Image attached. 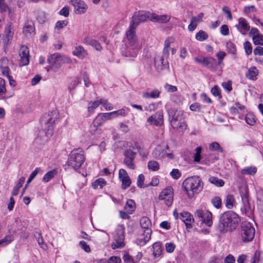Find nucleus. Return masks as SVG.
Returning <instances> with one entry per match:
<instances>
[{"label": "nucleus", "mask_w": 263, "mask_h": 263, "mask_svg": "<svg viewBox=\"0 0 263 263\" xmlns=\"http://www.w3.org/2000/svg\"><path fill=\"white\" fill-rule=\"evenodd\" d=\"M101 103V99L98 100L93 102H89L88 105V111L89 113H92L93 110L97 108Z\"/></svg>", "instance_id": "49530a36"}, {"label": "nucleus", "mask_w": 263, "mask_h": 263, "mask_svg": "<svg viewBox=\"0 0 263 263\" xmlns=\"http://www.w3.org/2000/svg\"><path fill=\"white\" fill-rule=\"evenodd\" d=\"M171 125L174 129L182 132L185 130L187 127L186 123L183 121H181V120L171 123Z\"/></svg>", "instance_id": "7c9ffc66"}, {"label": "nucleus", "mask_w": 263, "mask_h": 263, "mask_svg": "<svg viewBox=\"0 0 263 263\" xmlns=\"http://www.w3.org/2000/svg\"><path fill=\"white\" fill-rule=\"evenodd\" d=\"M10 30H8L5 36L4 37L3 40V43L5 49L7 48V46L10 44V41L11 40L12 36L10 34Z\"/></svg>", "instance_id": "603ef678"}, {"label": "nucleus", "mask_w": 263, "mask_h": 263, "mask_svg": "<svg viewBox=\"0 0 263 263\" xmlns=\"http://www.w3.org/2000/svg\"><path fill=\"white\" fill-rule=\"evenodd\" d=\"M158 106V103H153L148 104V106L144 107V110L147 111L152 112L155 110Z\"/></svg>", "instance_id": "338daca9"}, {"label": "nucleus", "mask_w": 263, "mask_h": 263, "mask_svg": "<svg viewBox=\"0 0 263 263\" xmlns=\"http://www.w3.org/2000/svg\"><path fill=\"white\" fill-rule=\"evenodd\" d=\"M47 61L51 68L55 71L59 69L64 62H71L70 59L61 55L59 53L50 55L48 57Z\"/></svg>", "instance_id": "6e6552de"}, {"label": "nucleus", "mask_w": 263, "mask_h": 263, "mask_svg": "<svg viewBox=\"0 0 263 263\" xmlns=\"http://www.w3.org/2000/svg\"><path fill=\"white\" fill-rule=\"evenodd\" d=\"M238 24L236 25L237 29L242 35H246V32L250 29L248 21L243 17H240L238 20Z\"/></svg>", "instance_id": "4468645a"}, {"label": "nucleus", "mask_w": 263, "mask_h": 263, "mask_svg": "<svg viewBox=\"0 0 263 263\" xmlns=\"http://www.w3.org/2000/svg\"><path fill=\"white\" fill-rule=\"evenodd\" d=\"M84 43L87 45L91 46L98 51H100L102 49V47L100 43L96 40L86 38L85 39Z\"/></svg>", "instance_id": "cd10ccee"}, {"label": "nucleus", "mask_w": 263, "mask_h": 263, "mask_svg": "<svg viewBox=\"0 0 263 263\" xmlns=\"http://www.w3.org/2000/svg\"><path fill=\"white\" fill-rule=\"evenodd\" d=\"M169 116L171 118V124L181 120V116L177 111L174 112L173 110L170 111Z\"/></svg>", "instance_id": "e433bc0d"}, {"label": "nucleus", "mask_w": 263, "mask_h": 263, "mask_svg": "<svg viewBox=\"0 0 263 263\" xmlns=\"http://www.w3.org/2000/svg\"><path fill=\"white\" fill-rule=\"evenodd\" d=\"M9 61L6 57H2L0 60V72L3 76H8L10 69L8 67Z\"/></svg>", "instance_id": "412c9836"}, {"label": "nucleus", "mask_w": 263, "mask_h": 263, "mask_svg": "<svg viewBox=\"0 0 263 263\" xmlns=\"http://www.w3.org/2000/svg\"><path fill=\"white\" fill-rule=\"evenodd\" d=\"M243 47L245 50L246 53L249 55L252 52V47L251 43L249 41H246L243 43Z\"/></svg>", "instance_id": "052dcab7"}, {"label": "nucleus", "mask_w": 263, "mask_h": 263, "mask_svg": "<svg viewBox=\"0 0 263 263\" xmlns=\"http://www.w3.org/2000/svg\"><path fill=\"white\" fill-rule=\"evenodd\" d=\"M176 248L175 245L173 242H167L165 244L166 251L168 253H172Z\"/></svg>", "instance_id": "774afa93"}, {"label": "nucleus", "mask_w": 263, "mask_h": 263, "mask_svg": "<svg viewBox=\"0 0 263 263\" xmlns=\"http://www.w3.org/2000/svg\"><path fill=\"white\" fill-rule=\"evenodd\" d=\"M32 32L33 28L31 25L27 24L24 27L23 33L26 37L30 38Z\"/></svg>", "instance_id": "de8ad7c7"}, {"label": "nucleus", "mask_w": 263, "mask_h": 263, "mask_svg": "<svg viewBox=\"0 0 263 263\" xmlns=\"http://www.w3.org/2000/svg\"><path fill=\"white\" fill-rule=\"evenodd\" d=\"M240 196L242 202L241 210L246 213H251V207L249 201V195L246 191L240 192Z\"/></svg>", "instance_id": "f3484780"}, {"label": "nucleus", "mask_w": 263, "mask_h": 263, "mask_svg": "<svg viewBox=\"0 0 263 263\" xmlns=\"http://www.w3.org/2000/svg\"><path fill=\"white\" fill-rule=\"evenodd\" d=\"M173 189L171 186H168L162 190L159 195V199L164 201V203L167 206L172 205L173 202Z\"/></svg>", "instance_id": "1a4fd4ad"}, {"label": "nucleus", "mask_w": 263, "mask_h": 263, "mask_svg": "<svg viewBox=\"0 0 263 263\" xmlns=\"http://www.w3.org/2000/svg\"><path fill=\"white\" fill-rule=\"evenodd\" d=\"M99 125L95 123V121H93L92 123L90 125L89 132L92 135H94L97 134H99L101 132V129L99 128Z\"/></svg>", "instance_id": "37998d69"}, {"label": "nucleus", "mask_w": 263, "mask_h": 263, "mask_svg": "<svg viewBox=\"0 0 263 263\" xmlns=\"http://www.w3.org/2000/svg\"><path fill=\"white\" fill-rule=\"evenodd\" d=\"M212 203L213 205L217 209H219L221 207L222 200L218 196H216L212 198Z\"/></svg>", "instance_id": "6e6d98bb"}, {"label": "nucleus", "mask_w": 263, "mask_h": 263, "mask_svg": "<svg viewBox=\"0 0 263 263\" xmlns=\"http://www.w3.org/2000/svg\"><path fill=\"white\" fill-rule=\"evenodd\" d=\"M25 180V178L24 177H21L17 183L14 187L13 192L12 193V196H16L18 194L20 189L22 186V185L24 183Z\"/></svg>", "instance_id": "473e14b6"}, {"label": "nucleus", "mask_w": 263, "mask_h": 263, "mask_svg": "<svg viewBox=\"0 0 263 263\" xmlns=\"http://www.w3.org/2000/svg\"><path fill=\"white\" fill-rule=\"evenodd\" d=\"M116 242L112 244V248H121L124 246L123 240L124 239V231L122 229L117 230V235L115 236Z\"/></svg>", "instance_id": "a211bd4d"}, {"label": "nucleus", "mask_w": 263, "mask_h": 263, "mask_svg": "<svg viewBox=\"0 0 263 263\" xmlns=\"http://www.w3.org/2000/svg\"><path fill=\"white\" fill-rule=\"evenodd\" d=\"M68 23V22L67 20L59 21L55 24V29L60 30L66 26Z\"/></svg>", "instance_id": "bf43d9fd"}, {"label": "nucleus", "mask_w": 263, "mask_h": 263, "mask_svg": "<svg viewBox=\"0 0 263 263\" xmlns=\"http://www.w3.org/2000/svg\"><path fill=\"white\" fill-rule=\"evenodd\" d=\"M152 13L149 12H138L133 15L132 20L130 24L129 29L128 31H131L133 33H136V28L142 22L146 21L147 20L151 21Z\"/></svg>", "instance_id": "423d86ee"}, {"label": "nucleus", "mask_w": 263, "mask_h": 263, "mask_svg": "<svg viewBox=\"0 0 263 263\" xmlns=\"http://www.w3.org/2000/svg\"><path fill=\"white\" fill-rule=\"evenodd\" d=\"M151 230H147L146 231H143V233L140 235L137 239V244L140 246H144L151 239Z\"/></svg>", "instance_id": "6ab92c4d"}, {"label": "nucleus", "mask_w": 263, "mask_h": 263, "mask_svg": "<svg viewBox=\"0 0 263 263\" xmlns=\"http://www.w3.org/2000/svg\"><path fill=\"white\" fill-rule=\"evenodd\" d=\"M141 228L143 231H146L147 230H151L149 227L151 226V220L147 217H143L140 220Z\"/></svg>", "instance_id": "c756f323"}, {"label": "nucleus", "mask_w": 263, "mask_h": 263, "mask_svg": "<svg viewBox=\"0 0 263 263\" xmlns=\"http://www.w3.org/2000/svg\"><path fill=\"white\" fill-rule=\"evenodd\" d=\"M20 60L19 65L20 66H25L29 64V49L26 46L22 45L21 46L19 51Z\"/></svg>", "instance_id": "ddd939ff"}, {"label": "nucleus", "mask_w": 263, "mask_h": 263, "mask_svg": "<svg viewBox=\"0 0 263 263\" xmlns=\"http://www.w3.org/2000/svg\"><path fill=\"white\" fill-rule=\"evenodd\" d=\"M262 256V252L258 250L256 251L254 254L253 260L251 263H261V257Z\"/></svg>", "instance_id": "a19ab883"}, {"label": "nucleus", "mask_w": 263, "mask_h": 263, "mask_svg": "<svg viewBox=\"0 0 263 263\" xmlns=\"http://www.w3.org/2000/svg\"><path fill=\"white\" fill-rule=\"evenodd\" d=\"M81 83V80L79 78H76L74 80L71 81L69 86V89L70 91L73 90L75 87Z\"/></svg>", "instance_id": "0e129e2a"}, {"label": "nucleus", "mask_w": 263, "mask_h": 263, "mask_svg": "<svg viewBox=\"0 0 263 263\" xmlns=\"http://www.w3.org/2000/svg\"><path fill=\"white\" fill-rule=\"evenodd\" d=\"M217 63L215 59L212 57H208L204 66L211 69H215L217 68Z\"/></svg>", "instance_id": "2f4dec72"}, {"label": "nucleus", "mask_w": 263, "mask_h": 263, "mask_svg": "<svg viewBox=\"0 0 263 263\" xmlns=\"http://www.w3.org/2000/svg\"><path fill=\"white\" fill-rule=\"evenodd\" d=\"M259 71L255 66H252L250 67L246 73V77L247 79L255 81L257 79V76Z\"/></svg>", "instance_id": "a878e982"}, {"label": "nucleus", "mask_w": 263, "mask_h": 263, "mask_svg": "<svg viewBox=\"0 0 263 263\" xmlns=\"http://www.w3.org/2000/svg\"><path fill=\"white\" fill-rule=\"evenodd\" d=\"M153 255L155 257H159L162 252V245L159 242H156L153 245Z\"/></svg>", "instance_id": "c85d7f7f"}, {"label": "nucleus", "mask_w": 263, "mask_h": 263, "mask_svg": "<svg viewBox=\"0 0 263 263\" xmlns=\"http://www.w3.org/2000/svg\"><path fill=\"white\" fill-rule=\"evenodd\" d=\"M235 202V199L233 195L228 194L226 198V206L228 209H232L234 205V202Z\"/></svg>", "instance_id": "ea45409f"}, {"label": "nucleus", "mask_w": 263, "mask_h": 263, "mask_svg": "<svg viewBox=\"0 0 263 263\" xmlns=\"http://www.w3.org/2000/svg\"><path fill=\"white\" fill-rule=\"evenodd\" d=\"M155 65L158 70L163 69L165 63L164 62V59L162 57H156L154 59Z\"/></svg>", "instance_id": "c9c22d12"}, {"label": "nucleus", "mask_w": 263, "mask_h": 263, "mask_svg": "<svg viewBox=\"0 0 263 263\" xmlns=\"http://www.w3.org/2000/svg\"><path fill=\"white\" fill-rule=\"evenodd\" d=\"M56 174L57 171L55 170L49 171L44 175L43 180L46 182H48Z\"/></svg>", "instance_id": "8fccbe9b"}, {"label": "nucleus", "mask_w": 263, "mask_h": 263, "mask_svg": "<svg viewBox=\"0 0 263 263\" xmlns=\"http://www.w3.org/2000/svg\"><path fill=\"white\" fill-rule=\"evenodd\" d=\"M171 16L166 14L157 15L155 13H152L151 21L159 23H166L170 21Z\"/></svg>", "instance_id": "b1692460"}, {"label": "nucleus", "mask_w": 263, "mask_h": 263, "mask_svg": "<svg viewBox=\"0 0 263 263\" xmlns=\"http://www.w3.org/2000/svg\"><path fill=\"white\" fill-rule=\"evenodd\" d=\"M209 149L211 151H216L220 153L223 152V149L219 144L216 142H214L210 144Z\"/></svg>", "instance_id": "3c124183"}, {"label": "nucleus", "mask_w": 263, "mask_h": 263, "mask_svg": "<svg viewBox=\"0 0 263 263\" xmlns=\"http://www.w3.org/2000/svg\"><path fill=\"white\" fill-rule=\"evenodd\" d=\"M13 236L9 235L5 237L3 239L0 240V245L6 246L13 240Z\"/></svg>", "instance_id": "864d4df0"}, {"label": "nucleus", "mask_w": 263, "mask_h": 263, "mask_svg": "<svg viewBox=\"0 0 263 263\" xmlns=\"http://www.w3.org/2000/svg\"><path fill=\"white\" fill-rule=\"evenodd\" d=\"M72 54L80 59H84L87 56L88 52L82 46L78 45L74 47Z\"/></svg>", "instance_id": "5701e85b"}, {"label": "nucleus", "mask_w": 263, "mask_h": 263, "mask_svg": "<svg viewBox=\"0 0 263 263\" xmlns=\"http://www.w3.org/2000/svg\"><path fill=\"white\" fill-rule=\"evenodd\" d=\"M166 149L158 146L153 151V155L154 158L160 159L166 157Z\"/></svg>", "instance_id": "bb28decb"}, {"label": "nucleus", "mask_w": 263, "mask_h": 263, "mask_svg": "<svg viewBox=\"0 0 263 263\" xmlns=\"http://www.w3.org/2000/svg\"><path fill=\"white\" fill-rule=\"evenodd\" d=\"M135 203L133 200H128L125 205V209L129 214L132 213L135 210Z\"/></svg>", "instance_id": "58836bf2"}, {"label": "nucleus", "mask_w": 263, "mask_h": 263, "mask_svg": "<svg viewBox=\"0 0 263 263\" xmlns=\"http://www.w3.org/2000/svg\"><path fill=\"white\" fill-rule=\"evenodd\" d=\"M57 116V111L53 110L43 115L40 119V124L42 129L45 131L46 136L48 137L52 134L53 125Z\"/></svg>", "instance_id": "39448f33"}, {"label": "nucleus", "mask_w": 263, "mask_h": 263, "mask_svg": "<svg viewBox=\"0 0 263 263\" xmlns=\"http://www.w3.org/2000/svg\"><path fill=\"white\" fill-rule=\"evenodd\" d=\"M202 149L200 147H198L196 148V153L194 154V161L196 162H199L201 159V153Z\"/></svg>", "instance_id": "e2e57ef3"}, {"label": "nucleus", "mask_w": 263, "mask_h": 263, "mask_svg": "<svg viewBox=\"0 0 263 263\" xmlns=\"http://www.w3.org/2000/svg\"><path fill=\"white\" fill-rule=\"evenodd\" d=\"M34 236L36 238L39 246L43 250H46L47 246L43 241V238L42 237L40 238L41 233L40 232H36V234H34Z\"/></svg>", "instance_id": "09e8293b"}, {"label": "nucleus", "mask_w": 263, "mask_h": 263, "mask_svg": "<svg viewBox=\"0 0 263 263\" xmlns=\"http://www.w3.org/2000/svg\"><path fill=\"white\" fill-rule=\"evenodd\" d=\"M253 43L256 45L263 46V35L260 34L258 36H253Z\"/></svg>", "instance_id": "4d7b16f0"}, {"label": "nucleus", "mask_w": 263, "mask_h": 263, "mask_svg": "<svg viewBox=\"0 0 263 263\" xmlns=\"http://www.w3.org/2000/svg\"><path fill=\"white\" fill-rule=\"evenodd\" d=\"M182 184L189 198H193L195 194L199 193L203 189L202 182L198 176L186 178Z\"/></svg>", "instance_id": "7ed1b4c3"}, {"label": "nucleus", "mask_w": 263, "mask_h": 263, "mask_svg": "<svg viewBox=\"0 0 263 263\" xmlns=\"http://www.w3.org/2000/svg\"><path fill=\"white\" fill-rule=\"evenodd\" d=\"M245 120L247 123L250 125H253L255 123L254 116V115L251 113L247 114L245 118Z\"/></svg>", "instance_id": "13d9d810"}, {"label": "nucleus", "mask_w": 263, "mask_h": 263, "mask_svg": "<svg viewBox=\"0 0 263 263\" xmlns=\"http://www.w3.org/2000/svg\"><path fill=\"white\" fill-rule=\"evenodd\" d=\"M257 172V168L255 166H251L246 167L241 171L242 175H254Z\"/></svg>", "instance_id": "72a5a7b5"}, {"label": "nucleus", "mask_w": 263, "mask_h": 263, "mask_svg": "<svg viewBox=\"0 0 263 263\" xmlns=\"http://www.w3.org/2000/svg\"><path fill=\"white\" fill-rule=\"evenodd\" d=\"M119 178L122 182V189L125 190L130 186L132 182L126 170L124 169L119 170Z\"/></svg>", "instance_id": "2eb2a0df"}, {"label": "nucleus", "mask_w": 263, "mask_h": 263, "mask_svg": "<svg viewBox=\"0 0 263 263\" xmlns=\"http://www.w3.org/2000/svg\"><path fill=\"white\" fill-rule=\"evenodd\" d=\"M111 118L112 117H110L108 112L100 113L98 115L93 121L98 125L101 126L106 120L111 119Z\"/></svg>", "instance_id": "393cba45"}, {"label": "nucleus", "mask_w": 263, "mask_h": 263, "mask_svg": "<svg viewBox=\"0 0 263 263\" xmlns=\"http://www.w3.org/2000/svg\"><path fill=\"white\" fill-rule=\"evenodd\" d=\"M240 221L238 215L232 211L223 213L219 219L217 230L221 233L234 231Z\"/></svg>", "instance_id": "f03ea898"}, {"label": "nucleus", "mask_w": 263, "mask_h": 263, "mask_svg": "<svg viewBox=\"0 0 263 263\" xmlns=\"http://www.w3.org/2000/svg\"><path fill=\"white\" fill-rule=\"evenodd\" d=\"M108 113L110 117H111V116H114V117H116L119 116H125V110L123 108H122L118 110L114 111Z\"/></svg>", "instance_id": "680f3d73"}, {"label": "nucleus", "mask_w": 263, "mask_h": 263, "mask_svg": "<svg viewBox=\"0 0 263 263\" xmlns=\"http://www.w3.org/2000/svg\"><path fill=\"white\" fill-rule=\"evenodd\" d=\"M147 168L154 172L157 171L159 169V164L156 161H149L147 163Z\"/></svg>", "instance_id": "a18cd8bd"}, {"label": "nucleus", "mask_w": 263, "mask_h": 263, "mask_svg": "<svg viewBox=\"0 0 263 263\" xmlns=\"http://www.w3.org/2000/svg\"><path fill=\"white\" fill-rule=\"evenodd\" d=\"M85 161V157L83 150L81 148L74 149L69 155L66 163L64 165V169L71 167L77 171Z\"/></svg>", "instance_id": "20e7f679"}, {"label": "nucleus", "mask_w": 263, "mask_h": 263, "mask_svg": "<svg viewBox=\"0 0 263 263\" xmlns=\"http://www.w3.org/2000/svg\"><path fill=\"white\" fill-rule=\"evenodd\" d=\"M6 92V84L5 80L0 77V99H4L6 98L5 94Z\"/></svg>", "instance_id": "f704fd0d"}, {"label": "nucleus", "mask_w": 263, "mask_h": 263, "mask_svg": "<svg viewBox=\"0 0 263 263\" xmlns=\"http://www.w3.org/2000/svg\"><path fill=\"white\" fill-rule=\"evenodd\" d=\"M203 17V13H199L197 16L192 17L191 23L188 26V30L191 32L193 31L197 27L198 23L202 21Z\"/></svg>", "instance_id": "4be33fe9"}, {"label": "nucleus", "mask_w": 263, "mask_h": 263, "mask_svg": "<svg viewBox=\"0 0 263 263\" xmlns=\"http://www.w3.org/2000/svg\"><path fill=\"white\" fill-rule=\"evenodd\" d=\"M147 122L151 125L160 126L163 123V117L162 111H157L147 119Z\"/></svg>", "instance_id": "f8f14e48"}, {"label": "nucleus", "mask_w": 263, "mask_h": 263, "mask_svg": "<svg viewBox=\"0 0 263 263\" xmlns=\"http://www.w3.org/2000/svg\"><path fill=\"white\" fill-rule=\"evenodd\" d=\"M228 51L232 54H236V48L235 45L231 41H229L227 43L226 45Z\"/></svg>", "instance_id": "5fc2aeb1"}, {"label": "nucleus", "mask_w": 263, "mask_h": 263, "mask_svg": "<svg viewBox=\"0 0 263 263\" xmlns=\"http://www.w3.org/2000/svg\"><path fill=\"white\" fill-rule=\"evenodd\" d=\"M209 180L211 183L218 187L222 186L224 184V182L222 179L217 177H211Z\"/></svg>", "instance_id": "79ce46f5"}, {"label": "nucleus", "mask_w": 263, "mask_h": 263, "mask_svg": "<svg viewBox=\"0 0 263 263\" xmlns=\"http://www.w3.org/2000/svg\"><path fill=\"white\" fill-rule=\"evenodd\" d=\"M136 153L131 149H127L125 151L124 156L125 157L124 160V164L129 169L135 170L136 168V164L135 159L136 157Z\"/></svg>", "instance_id": "9b49d317"}, {"label": "nucleus", "mask_w": 263, "mask_h": 263, "mask_svg": "<svg viewBox=\"0 0 263 263\" xmlns=\"http://www.w3.org/2000/svg\"><path fill=\"white\" fill-rule=\"evenodd\" d=\"M195 215L200 219L202 223L205 224L208 227H211L213 224L212 214L209 211H203L202 210H197Z\"/></svg>", "instance_id": "9d476101"}, {"label": "nucleus", "mask_w": 263, "mask_h": 263, "mask_svg": "<svg viewBox=\"0 0 263 263\" xmlns=\"http://www.w3.org/2000/svg\"><path fill=\"white\" fill-rule=\"evenodd\" d=\"M211 92L214 96L218 97L219 99H221L222 98V96L220 93V89L218 86H215L213 87L211 89Z\"/></svg>", "instance_id": "69168bd1"}, {"label": "nucleus", "mask_w": 263, "mask_h": 263, "mask_svg": "<svg viewBox=\"0 0 263 263\" xmlns=\"http://www.w3.org/2000/svg\"><path fill=\"white\" fill-rule=\"evenodd\" d=\"M209 37L207 33L203 30H200L196 34L195 38L197 40L199 41H203Z\"/></svg>", "instance_id": "c03bdc74"}, {"label": "nucleus", "mask_w": 263, "mask_h": 263, "mask_svg": "<svg viewBox=\"0 0 263 263\" xmlns=\"http://www.w3.org/2000/svg\"><path fill=\"white\" fill-rule=\"evenodd\" d=\"M125 46V48L121 51L122 55L133 60L137 56L142 48V44L138 39L136 33H133L131 31H127Z\"/></svg>", "instance_id": "f257e3e1"}, {"label": "nucleus", "mask_w": 263, "mask_h": 263, "mask_svg": "<svg viewBox=\"0 0 263 263\" xmlns=\"http://www.w3.org/2000/svg\"><path fill=\"white\" fill-rule=\"evenodd\" d=\"M106 184V181L104 179L99 178L93 182L91 186L94 189H96L98 186H100V189H102Z\"/></svg>", "instance_id": "4c0bfd02"}, {"label": "nucleus", "mask_w": 263, "mask_h": 263, "mask_svg": "<svg viewBox=\"0 0 263 263\" xmlns=\"http://www.w3.org/2000/svg\"><path fill=\"white\" fill-rule=\"evenodd\" d=\"M180 219L185 224L187 229H191L192 223L194 221V218L191 214L187 212H183L180 213Z\"/></svg>", "instance_id": "aec40b11"}, {"label": "nucleus", "mask_w": 263, "mask_h": 263, "mask_svg": "<svg viewBox=\"0 0 263 263\" xmlns=\"http://www.w3.org/2000/svg\"><path fill=\"white\" fill-rule=\"evenodd\" d=\"M72 4L74 7V11L76 14L84 13L87 10V5L81 0L72 1Z\"/></svg>", "instance_id": "dca6fc26"}, {"label": "nucleus", "mask_w": 263, "mask_h": 263, "mask_svg": "<svg viewBox=\"0 0 263 263\" xmlns=\"http://www.w3.org/2000/svg\"><path fill=\"white\" fill-rule=\"evenodd\" d=\"M240 234L242 241L247 242L252 240L255 236V229L252 224L247 221L241 223Z\"/></svg>", "instance_id": "0eeeda50"}]
</instances>
